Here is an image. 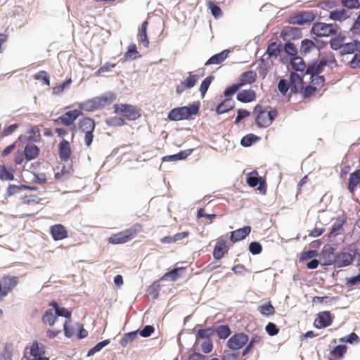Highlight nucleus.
<instances>
[{
	"mask_svg": "<svg viewBox=\"0 0 360 360\" xmlns=\"http://www.w3.org/2000/svg\"><path fill=\"white\" fill-rule=\"evenodd\" d=\"M57 319L58 316L56 313L54 314L52 309H48L44 313L41 319L44 324L52 326L56 321Z\"/></svg>",
	"mask_w": 360,
	"mask_h": 360,
	"instance_id": "obj_37",
	"label": "nucleus"
},
{
	"mask_svg": "<svg viewBox=\"0 0 360 360\" xmlns=\"http://www.w3.org/2000/svg\"><path fill=\"white\" fill-rule=\"evenodd\" d=\"M281 37L284 41L299 39L302 36L301 30L298 27H286L281 32Z\"/></svg>",
	"mask_w": 360,
	"mask_h": 360,
	"instance_id": "obj_21",
	"label": "nucleus"
},
{
	"mask_svg": "<svg viewBox=\"0 0 360 360\" xmlns=\"http://www.w3.org/2000/svg\"><path fill=\"white\" fill-rule=\"evenodd\" d=\"M249 250L252 255H258L262 252V247L258 242H252L249 245Z\"/></svg>",
	"mask_w": 360,
	"mask_h": 360,
	"instance_id": "obj_64",
	"label": "nucleus"
},
{
	"mask_svg": "<svg viewBox=\"0 0 360 360\" xmlns=\"http://www.w3.org/2000/svg\"><path fill=\"white\" fill-rule=\"evenodd\" d=\"M109 343V340H105L103 341L98 342L88 352L87 356H89L94 355L95 353L99 352L101 349L108 345Z\"/></svg>",
	"mask_w": 360,
	"mask_h": 360,
	"instance_id": "obj_56",
	"label": "nucleus"
},
{
	"mask_svg": "<svg viewBox=\"0 0 360 360\" xmlns=\"http://www.w3.org/2000/svg\"><path fill=\"white\" fill-rule=\"evenodd\" d=\"M19 283L18 276L6 275L0 279V297L6 296Z\"/></svg>",
	"mask_w": 360,
	"mask_h": 360,
	"instance_id": "obj_10",
	"label": "nucleus"
},
{
	"mask_svg": "<svg viewBox=\"0 0 360 360\" xmlns=\"http://www.w3.org/2000/svg\"><path fill=\"white\" fill-rule=\"evenodd\" d=\"M34 78L36 80H40L42 84L46 86L50 85V77L47 72L41 70L34 75Z\"/></svg>",
	"mask_w": 360,
	"mask_h": 360,
	"instance_id": "obj_49",
	"label": "nucleus"
},
{
	"mask_svg": "<svg viewBox=\"0 0 360 360\" xmlns=\"http://www.w3.org/2000/svg\"><path fill=\"white\" fill-rule=\"evenodd\" d=\"M148 22V21H144L141 24V29L139 32V42L140 44H143L145 47H148L149 44V41L147 37V27Z\"/></svg>",
	"mask_w": 360,
	"mask_h": 360,
	"instance_id": "obj_35",
	"label": "nucleus"
},
{
	"mask_svg": "<svg viewBox=\"0 0 360 360\" xmlns=\"http://www.w3.org/2000/svg\"><path fill=\"white\" fill-rule=\"evenodd\" d=\"M215 333V329L213 328H207L205 329H200L196 333L195 344L198 345L200 340L210 339Z\"/></svg>",
	"mask_w": 360,
	"mask_h": 360,
	"instance_id": "obj_31",
	"label": "nucleus"
},
{
	"mask_svg": "<svg viewBox=\"0 0 360 360\" xmlns=\"http://www.w3.org/2000/svg\"><path fill=\"white\" fill-rule=\"evenodd\" d=\"M256 78L257 73L255 71H246L241 74L238 84L241 87L245 84H251L256 81Z\"/></svg>",
	"mask_w": 360,
	"mask_h": 360,
	"instance_id": "obj_27",
	"label": "nucleus"
},
{
	"mask_svg": "<svg viewBox=\"0 0 360 360\" xmlns=\"http://www.w3.org/2000/svg\"><path fill=\"white\" fill-rule=\"evenodd\" d=\"M250 231L251 227L249 226L231 231L230 240L233 243L240 241L248 236Z\"/></svg>",
	"mask_w": 360,
	"mask_h": 360,
	"instance_id": "obj_23",
	"label": "nucleus"
},
{
	"mask_svg": "<svg viewBox=\"0 0 360 360\" xmlns=\"http://www.w3.org/2000/svg\"><path fill=\"white\" fill-rule=\"evenodd\" d=\"M290 91L298 93L303 89V80L300 75L291 72L290 76Z\"/></svg>",
	"mask_w": 360,
	"mask_h": 360,
	"instance_id": "obj_22",
	"label": "nucleus"
},
{
	"mask_svg": "<svg viewBox=\"0 0 360 360\" xmlns=\"http://www.w3.org/2000/svg\"><path fill=\"white\" fill-rule=\"evenodd\" d=\"M141 229L142 226L140 224H135L129 229L112 234L108 238V243L113 245L125 243L134 238Z\"/></svg>",
	"mask_w": 360,
	"mask_h": 360,
	"instance_id": "obj_4",
	"label": "nucleus"
},
{
	"mask_svg": "<svg viewBox=\"0 0 360 360\" xmlns=\"http://www.w3.org/2000/svg\"><path fill=\"white\" fill-rule=\"evenodd\" d=\"M315 15L313 13L309 11L302 12L297 15H295L293 18V23H296L298 25H304L306 23L311 22L314 20Z\"/></svg>",
	"mask_w": 360,
	"mask_h": 360,
	"instance_id": "obj_24",
	"label": "nucleus"
},
{
	"mask_svg": "<svg viewBox=\"0 0 360 360\" xmlns=\"http://www.w3.org/2000/svg\"><path fill=\"white\" fill-rule=\"evenodd\" d=\"M333 318L329 311L319 312L314 321V326L318 329L325 328L332 324Z\"/></svg>",
	"mask_w": 360,
	"mask_h": 360,
	"instance_id": "obj_13",
	"label": "nucleus"
},
{
	"mask_svg": "<svg viewBox=\"0 0 360 360\" xmlns=\"http://www.w3.org/2000/svg\"><path fill=\"white\" fill-rule=\"evenodd\" d=\"M198 79V75H193L191 72H189L186 78L184 81H181V83L176 86V94H181L184 91L193 87L196 84Z\"/></svg>",
	"mask_w": 360,
	"mask_h": 360,
	"instance_id": "obj_14",
	"label": "nucleus"
},
{
	"mask_svg": "<svg viewBox=\"0 0 360 360\" xmlns=\"http://www.w3.org/2000/svg\"><path fill=\"white\" fill-rule=\"evenodd\" d=\"M329 18L333 20L342 21L349 18V15L346 10L340 9L331 11Z\"/></svg>",
	"mask_w": 360,
	"mask_h": 360,
	"instance_id": "obj_41",
	"label": "nucleus"
},
{
	"mask_svg": "<svg viewBox=\"0 0 360 360\" xmlns=\"http://www.w3.org/2000/svg\"><path fill=\"white\" fill-rule=\"evenodd\" d=\"M249 340L248 336L243 333H236L227 341V347L233 350L241 349Z\"/></svg>",
	"mask_w": 360,
	"mask_h": 360,
	"instance_id": "obj_12",
	"label": "nucleus"
},
{
	"mask_svg": "<svg viewBox=\"0 0 360 360\" xmlns=\"http://www.w3.org/2000/svg\"><path fill=\"white\" fill-rule=\"evenodd\" d=\"M292 68L295 71L303 72L306 68V65L301 57L295 56L290 60Z\"/></svg>",
	"mask_w": 360,
	"mask_h": 360,
	"instance_id": "obj_40",
	"label": "nucleus"
},
{
	"mask_svg": "<svg viewBox=\"0 0 360 360\" xmlns=\"http://www.w3.org/2000/svg\"><path fill=\"white\" fill-rule=\"evenodd\" d=\"M229 251V247L226 245V240L224 236L218 238L217 244L213 250V257L215 259H221Z\"/></svg>",
	"mask_w": 360,
	"mask_h": 360,
	"instance_id": "obj_16",
	"label": "nucleus"
},
{
	"mask_svg": "<svg viewBox=\"0 0 360 360\" xmlns=\"http://www.w3.org/2000/svg\"><path fill=\"white\" fill-rule=\"evenodd\" d=\"M315 47L316 45L312 40L304 39L301 42L300 52L302 54H307L309 53Z\"/></svg>",
	"mask_w": 360,
	"mask_h": 360,
	"instance_id": "obj_44",
	"label": "nucleus"
},
{
	"mask_svg": "<svg viewBox=\"0 0 360 360\" xmlns=\"http://www.w3.org/2000/svg\"><path fill=\"white\" fill-rule=\"evenodd\" d=\"M247 183L251 187H255L259 184L258 190H259L260 191H263L264 193L265 192L264 181H262L260 178H258L257 176H249L247 179Z\"/></svg>",
	"mask_w": 360,
	"mask_h": 360,
	"instance_id": "obj_43",
	"label": "nucleus"
},
{
	"mask_svg": "<svg viewBox=\"0 0 360 360\" xmlns=\"http://www.w3.org/2000/svg\"><path fill=\"white\" fill-rule=\"evenodd\" d=\"M360 182V169L355 171L354 172L350 174L349 178V185L348 189L349 191L353 193L356 189V186Z\"/></svg>",
	"mask_w": 360,
	"mask_h": 360,
	"instance_id": "obj_34",
	"label": "nucleus"
},
{
	"mask_svg": "<svg viewBox=\"0 0 360 360\" xmlns=\"http://www.w3.org/2000/svg\"><path fill=\"white\" fill-rule=\"evenodd\" d=\"M23 153L27 160L30 161L38 157L39 148L33 144H28L25 146Z\"/></svg>",
	"mask_w": 360,
	"mask_h": 360,
	"instance_id": "obj_32",
	"label": "nucleus"
},
{
	"mask_svg": "<svg viewBox=\"0 0 360 360\" xmlns=\"http://www.w3.org/2000/svg\"><path fill=\"white\" fill-rule=\"evenodd\" d=\"M326 66L330 69L338 66L337 61L332 52H328L323 56L319 63H313L309 65L307 68V73L309 75H320Z\"/></svg>",
	"mask_w": 360,
	"mask_h": 360,
	"instance_id": "obj_3",
	"label": "nucleus"
},
{
	"mask_svg": "<svg viewBox=\"0 0 360 360\" xmlns=\"http://www.w3.org/2000/svg\"><path fill=\"white\" fill-rule=\"evenodd\" d=\"M184 269V268H174L171 271L165 273L160 278V281H176L179 277L180 275L179 274V271H181Z\"/></svg>",
	"mask_w": 360,
	"mask_h": 360,
	"instance_id": "obj_36",
	"label": "nucleus"
},
{
	"mask_svg": "<svg viewBox=\"0 0 360 360\" xmlns=\"http://www.w3.org/2000/svg\"><path fill=\"white\" fill-rule=\"evenodd\" d=\"M22 188L27 189V190H34L36 189L35 187L26 186V185H22V186H17V185H10L6 190V197H10L14 194H16L19 193Z\"/></svg>",
	"mask_w": 360,
	"mask_h": 360,
	"instance_id": "obj_39",
	"label": "nucleus"
},
{
	"mask_svg": "<svg viewBox=\"0 0 360 360\" xmlns=\"http://www.w3.org/2000/svg\"><path fill=\"white\" fill-rule=\"evenodd\" d=\"M72 83L71 78H69L66 81H65L63 83L60 84V85L56 86L53 88V92L55 94H62L64 90L68 88Z\"/></svg>",
	"mask_w": 360,
	"mask_h": 360,
	"instance_id": "obj_57",
	"label": "nucleus"
},
{
	"mask_svg": "<svg viewBox=\"0 0 360 360\" xmlns=\"http://www.w3.org/2000/svg\"><path fill=\"white\" fill-rule=\"evenodd\" d=\"M0 179L3 180H13L14 175L8 171L4 165H0Z\"/></svg>",
	"mask_w": 360,
	"mask_h": 360,
	"instance_id": "obj_60",
	"label": "nucleus"
},
{
	"mask_svg": "<svg viewBox=\"0 0 360 360\" xmlns=\"http://www.w3.org/2000/svg\"><path fill=\"white\" fill-rule=\"evenodd\" d=\"M347 347L345 345H338L330 351L329 354V360H341L347 353Z\"/></svg>",
	"mask_w": 360,
	"mask_h": 360,
	"instance_id": "obj_29",
	"label": "nucleus"
},
{
	"mask_svg": "<svg viewBox=\"0 0 360 360\" xmlns=\"http://www.w3.org/2000/svg\"><path fill=\"white\" fill-rule=\"evenodd\" d=\"M278 89L281 94L285 95L288 89H290V82L285 79H280L278 84Z\"/></svg>",
	"mask_w": 360,
	"mask_h": 360,
	"instance_id": "obj_55",
	"label": "nucleus"
},
{
	"mask_svg": "<svg viewBox=\"0 0 360 360\" xmlns=\"http://www.w3.org/2000/svg\"><path fill=\"white\" fill-rule=\"evenodd\" d=\"M354 259V256L349 252H340L336 255L335 266L340 268L350 265Z\"/></svg>",
	"mask_w": 360,
	"mask_h": 360,
	"instance_id": "obj_20",
	"label": "nucleus"
},
{
	"mask_svg": "<svg viewBox=\"0 0 360 360\" xmlns=\"http://www.w3.org/2000/svg\"><path fill=\"white\" fill-rule=\"evenodd\" d=\"M72 320H65L63 323V330L65 337L72 338L75 333L74 327L70 325Z\"/></svg>",
	"mask_w": 360,
	"mask_h": 360,
	"instance_id": "obj_53",
	"label": "nucleus"
},
{
	"mask_svg": "<svg viewBox=\"0 0 360 360\" xmlns=\"http://www.w3.org/2000/svg\"><path fill=\"white\" fill-rule=\"evenodd\" d=\"M208 8L211 11L212 14L214 18H219L222 15V11L219 6L215 4L212 1H208L207 2Z\"/></svg>",
	"mask_w": 360,
	"mask_h": 360,
	"instance_id": "obj_51",
	"label": "nucleus"
},
{
	"mask_svg": "<svg viewBox=\"0 0 360 360\" xmlns=\"http://www.w3.org/2000/svg\"><path fill=\"white\" fill-rule=\"evenodd\" d=\"M316 91V86H314L313 85H307L305 87L303 86V89L300 92L302 94L304 98H307L312 96Z\"/></svg>",
	"mask_w": 360,
	"mask_h": 360,
	"instance_id": "obj_58",
	"label": "nucleus"
},
{
	"mask_svg": "<svg viewBox=\"0 0 360 360\" xmlns=\"http://www.w3.org/2000/svg\"><path fill=\"white\" fill-rule=\"evenodd\" d=\"M198 345H200V349L205 354L211 352L213 349V344L211 339L200 340Z\"/></svg>",
	"mask_w": 360,
	"mask_h": 360,
	"instance_id": "obj_48",
	"label": "nucleus"
},
{
	"mask_svg": "<svg viewBox=\"0 0 360 360\" xmlns=\"http://www.w3.org/2000/svg\"><path fill=\"white\" fill-rule=\"evenodd\" d=\"M311 75V83L312 85H316L318 86H322L325 82V78L323 76L319 75V74H313Z\"/></svg>",
	"mask_w": 360,
	"mask_h": 360,
	"instance_id": "obj_62",
	"label": "nucleus"
},
{
	"mask_svg": "<svg viewBox=\"0 0 360 360\" xmlns=\"http://www.w3.org/2000/svg\"><path fill=\"white\" fill-rule=\"evenodd\" d=\"M82 115V112L81 109H75L65 112L59 116L55 121L66 127L72 126V129L75 131L76 126L75 125V121Z\"/></svg>",
	"mask_w": 360,
	"mask_h": 360,
	"instance_id": "obj_11",
	"label": "nucleus"
},
{
	"mask_svg": "<svg viewBox=\"0 0 360 360\" xmlns=\"http://www.w3.org/2000/svg\"><path fill=\"white\" fill-rule=\"evenodd\" d=\"M115 98L116 96L114 94L108 93L80 103L79 107L81 110L91 112L110 105Z\"/></svg>",
	"mask_w": 360,
	"mask_h": 360,
	"instance_id": "obj_1",
	"label": "nucleus"
},
{
	"mask_svg": "<svg viewBox=\"0 0 360 360\" xmlns=\"http://www.w3.org/2000/svg\"><path fill=\"white\" fill-rule=\"evenodd\" d=\"M237 99L242 103H250L256 99V94L252 89L243 90L237 94Z\"/></svg>",
	"mask_w": 360,
	"mask_h": 360,
	"instance_id": "obj_30",
	"label": "nucleus"
},
{
	"mask_svg": "<svg viewBox=\"0 0 360 360\" xmlns=\"http://www.w3.org/2000/svg\"><path fill=\"white\" fill-rule=\"evenodd\" d=\"M269 108V110L264 109L260 105H257L255 107L253 113L255 115V122L259 127H269L277 117V110L271 108Z\"/></svg>",
	"mask_w": 360,
	"mask_h": 360,
	"instance_id": "obj_2",
	"label": "nucleus"
},
{
	"mask_svg": "<svg viewBox=\"0 0 360 360\" xmlns=\"http://www.w3.org/2000/svg\"><path fill=\"white\" fill-rule=\"evenodd\" d=\"M341 3L343 6L349 8H358L360 7V0H342Z\"/></svg>",
	"mask_w": 360,
	"mask_h": 360,
	"instance_id": "obj_63",
	"label": "nucleus"
},
{
	"mask_svg": "<svg viewBox=\"0 0 360 360\" xmlns=\"http://www.w3.org/2000/svg\"><path fill=\"white\" fill-rule=\"evenodd\" d=\"M285 51L292 57L297 56V49L293 43L287 42L284 46Z\"/></svg>",
	"mask_w": 360,
	"mask_h": 360,
	"instance_id": "obj_61",
	"label": "nucleus"
},
{
	"mask_svg": "<svg viewBox=\"0 0 360 360\" xmlns=\"http://www.w3.org/2000/svg\"><path fill=\"white\" fill-rule=\"evenodd\" d=\"M95 127V122L90 117H84L79 122L78 128L81 132L84 134V140L87 148H89L93 142Z\"/></svg>",
	"mask_w": 360,
	"mask_h": 360,
	"instance_id": "obj_5",
	"label": "nucleus"
},
{
	"mask_svg": "<svg viewBox=\"0 0 360 360\" xmlns=\"http://www.w3.org/2000/svg\"><path fill=\"white\" fill-rule=\"evenodd\" d=\"M50 233L54 240H63L68 236L66 228L62 224H55L50 227Z\"/></svg>",
	"mask_w": 360,
	"mask_h": 360,
	"instance_id": "obj_17",
	"label": "nucleus"
},
{
	"mask_svg": "<svg viewBox=\"0 0 360 360\" xmlns=\"http://www.w3.org/2000/svg\"><path fill=\"white\" fill-rule=\"evenodd\" d=\"M338 30L339 27L336 24L316 22L311 27V32L319 37H329L337 34Z\"/></svg>",
	"mask_w": 360,
	"mask_h": 360,
	"instance_id": "obj_8",
	"label": "nucleus"
},
{
	"mask_svg": "<svg viewBox=\"0 0 360 360\" xmlns=\"http://www.w3.org/2000/svg\"><path fill=\"white\" fill-rule=\"evenodd\" d=\"M29 136L27 137L29 141L38 142L41 139L40 129L38 126H33L27 132Z\"/></svg>",
	"mask_w": 360,
	"mask_h": 360,
	"instance_id": "obj_45",
	"label": "nucleus"
},
{
	"mask_svg": "<svg viewBox=\"0 0 360 360\" xmlns=\"http://www.w3.org/2000/svg\"><path fill=\"white\" fill-rule=\"evenodd\" d=\"M355 51H357V41H355L354 43L343 44L342 47H341L340 53L343 55L349 54L354 53Z\"/></svg>",
	"mask_w": 360,
	"mask_h": 360,
	"instance_id": "obj_50",
	"label": "nucleus"
},
{
	"mask_svg": "<svg viewBox=\"0 0 360 360\" xmlns=\"http://www.w3.org/2000/svg\"><path fill=\"white\" fill-rule=\"evenodd\" d=\"M229 53V50H224L219 53L214 54L206 61L205 65L221 64L228 58Z\"/></svg>",
	"mask_w": 360,
	"mask_h": 360,
	"instance_id": "obj_26",
	"label": "nucleus"
},
{
	"mask_svg": "<svg viewBox=\"0 0 360 360\" xmlns=\"http://www.w3.org/2000/svg\"><path fill=\"white\" fill-rule=\"evenodd\" d=\"M272 66V62L269 60L268 58H266V54H264L262 57L259 66L258 72L262 78H264Z\"/></svg>",
	"mask_w": 360,
	"mask_h": 360,
	"instance_id": "obj_28",
	"label": "nucleus"
},
{
	"mask_svg": "<svg viewBox=\"0 0 360 360\" xmlns=\"http://www.w3.org/2000/svg\"><path fill=\"white\" fill-rule=\"evenodd\" d=\"M280 51L279 46L276 42H272L267 47L266 53V56L267 55L266 58H269L272 56L276 58L279 55Z\"/></svg>",
	"mask_w": 360,
	"mask_h": 360,
	"instance_id": "obj_47",
	"label": "nucleus"
},
{
	"mask_svg": "<svg viewBox=\"0 0 360 360\" xmlns=\"http://www.w3.org/2000/svg\"><path fill=\"white\" fill-rule=\"evenodd\" d=\"M41 199L37 195H25L22 198V204L25 205H37L40 202Z\"/></svg>",
	"mask_w": 360,
	"mask_h": 360,
	"instance_id": "obj_59",
	"label": "nucleus"
},
{
	"mask_svg": "<svg viewBox=\"0 0 360 360\" xmlns=\"http://www.w3.org/2000/svg\"><path fill=\"white\" fill-rule=\"evenodd\" d=\"M215 333L220 339H226L231 335V330L228 325H221L215 329Z\"/></svg>",
	"mask_w": 360,
	"mask_h": 360,
	"instance_id": "obj_46",
	"label": "nucleus"
},
{
	"mask_svg": "<svg viewBox=\"0 0 360 360\" xmlns=\"http://www.w3.org/2000/svg\"><path fill=\"white\" fill-rule=\"evenodd\" d=\"M214 79V76H209L206 77L201 83L200 86V91L202 94V96L204 97L210 85L211 84L212 80Z\"/></svg>",
	"mask_w": 360,
	"mask_h": 360,
	"instance_id": "obj_54",
	"label": "nucleus"
},
{
	"mask_svg": "<svg viewBox=\"0 0 360 360\" xmlns=\"http://www.w3.org/2000/svg\"><path fill=\"white\" fill-rule=\"evenodd\" d=\"M346 222L347 216L345 214L335 218V221L332 225L331 229L328 233V236L330 238H334L338 235H340L344 230V226Z\"/></svg>",
	"mask_w": 360,
	"mask_h": 360,
	"instance_id": "obj_15",
	"label": "nucleus"
},
{
	"mask_svg": "<svg viewBox=\"0 0 360 360\" xmlns=\"http://www.w3.org/2000/svg\"><path fill=\"white\" fill-rule=\"evenodd\" d=\"M139 52L137 51L136 46L134 44L128 46L127 51L124 53V58L126 60L135 59L138 57Z\"/></svg>",
	"mask_w": 360,
	"mask_h": 360,
	"instance_id": "obj_52",
	"label": "nucleus"
},
{
	"mask_svg": "<svg viewBox=\"0 0 360 360\" xmlns=\"http://www.w3.org/2000/svg\"><path fill=\"white\" fill-rule=\"evenodd\" d=\"M198 107L195 105L176 108L169 112L168 118L174 121L187 120L191 116L196 115L198 112Z\"/></svg>",
	"mask_w": 360,
	"mask_h": 360,
	"instance_id": "obj_6",
	"label": "nucleus"
},
{
	"mask_svg": "<svg viewBox=\"0 0 360 360\" xmlns=\"http://www.w3.org/2000/svg\"><path fill=\"white\" fill-rule=\"evenodd\" d=\"M258 311L259 313L265 316H272L275 314V308L271 304L270 301L265 302L264 304L258 307Z\"/></svg>",
	"mask_w": 360,
	"mask_h": 360,
	"instance_id": "obj_38",
	"label": "nucleus"
},
{
	"mask_svg": "<svg viewBox=\"0 0 360 360\" xmlns=\"http://www.w3.org/2000/svg\"><path fill=\"white\" fill-rule=\"evenodd\" d=\"M138 335V331H133L130 333H125L122 338L120 340V344L125 347L131 343L134 339L136 338Z\"/></svg>",
	"mask_w": 360,
	"mask_h": 360,
	"instance_id": "obj_42",
	"label": "nucleus"
},
{
	"mask_svg": "<svg viewBox=\"0 0 360 360\" xmlns=\"http://www.w3.org/2000/svg\"><path fill=\"white\" fill-rule=\"evenodd\" d=\"M49 306L54 309L57 316H63L66 318V320H71V312L64 307H60L56 301L51 302Z\"/></svg>",
	"mask_w": 360,
	"mask_h": 360,
	"instance_id": "obj_33",
	"label": "nucleus"
},
{
	"mask_svg": "<svg viewBox=\"0 0 360 360\" xmlns=\"http://www.w3.org/2000/svg\"><path fill=\"white\" fill-rule=\"evenodd\" d=\"M234 106L235 101H233V99L231 98H226L217 106L216 112L218 115L227 112L233 109Z\"/></svg>",
	"mask_w": 360,
	"mask_h": 360,
	"instance_id": "obj_25",
	"label": "nucleus"
},
{
	"mask_svg": "<svg viewBox=\"0 0 360 360\" xmlns=\"http://www.w3.org/2000/svg\"><path fill=\"white\" fill-rule=\"evenodd\" d=\"M21 360H49V358L45 356L44 346L34 341L30 348L25 349Z\"/></svg>",
	"mask_w": 360,
	"mask_h": 360,
	"instance_id": "obj_7",
	"label": "nucleus"
},
{
	"mask_svg": "<svg viewBox=\"0 0 360 360\" xmlns=\"http://www.w3.org/2000/svg\"><path fill=\"white\" fill-rule=\"evenodd\" d=\"M335 248L330 245H326L322 250V257L324 265H331L335 263L336 255L335 254Z\"/></svg>",
	"mask_w": 360,
	"mask_h": 360,
	"instance_id": "obj_18",
	"label": "nucleus"
},
{
	"mask_svg": "<svg viewBox=\"0 0 360 360\" xmlns=\"http://www.w3.org/2000/svg\"><path fill=\"white\" fill-rule=\"evenodd\" d=\"M113 108L116 114L122 115L130 120H135L141 115L136 108L131 105L115 104Z\"/></svg>",
	"mask_w": 360,
	"mask_h": 360,
	"instance_id": "obj_9",
	"label": "nucleus"
},
{
	"mask_svg": "<svg viewBox=\"0 0 360 360\" xmlns=\"http://www.w3.org/2000/svg\"><path fill=\"white\" fill-rule=\"evenodd\" d=\"M59 157L62 161L67 162L70 160L72 150L70 143L65 139H62L58 145Z\"/></svg>",
	"mask_w": 360,
	"mask_h": 360,
	"instance_id": "obj_19",
	"label": "nucleus"
}]
</instances>
